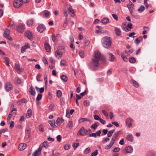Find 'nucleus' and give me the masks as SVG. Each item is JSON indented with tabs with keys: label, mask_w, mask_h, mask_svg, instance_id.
I'll list each match as a JSON object with an SVG mask.
<instances>
[{
	"label": "nucleus",
	"mask_w": 156,
	"mask_h": 156,
	"mask_svg": "<svg viewBox=\"0 0 156 156\" xmlns=\"http://www.w3.org/2000/svg\"><path fill=\"white\" fill-rule=\"evenodd\" d=\"M89 103H90V102L87 100L84 101L83 102L84 105L85 106H88L89 105Z\"/></svg>",
	"instance_id": "nucleus-51"
},
{
	"label": "nucleus",
	"mask_w": 156,
	"mask_h": 156,
	"mask_svg": "<svg viewBox=\"0 0 156 156\" xmlns=\"http://www.w3.org/2000/svg\"><path fill=\"white\" fill-rule=\"evenodd\" d=\"M133 51L134 50L133 49H131L129 51L126 50L125 52L127 55H129L133 52Z\"/></svg>",
	"instance_id": "nucleus-38"
},
{
	"label": "nucleus",
	"mask_w": 156,
	"mask_h": 156,
	"mask_svg": "<svg viewBox=\"0 0 156 156\" xmlns=\"http://www.w3.org/2000/svg\"><path fill=\"white\" fill-rule=\"evenodd\" d=\"M73 123L72 121H69L67 125V126L69 127L70 129H71L73 126Z\"/></svg>",
	"instance_id": "nucleus-43"
},
{
	"label": "nucleus",
	"mask_w": 156,
	"mask_h": 156,
	"mask_svg": "<svg viewBox=\"0 0 156 156\" xmlns=\"http://www.w3.org/2000/svg\"><path fill=\"white\" fill-rule=\"evenodd\" d=\"M68 10L69 14L72 17H74L75 15L74 12H73V9L71 6H70L68 8Z\"/></svg>",
	"instance_id": "nucleus-10"
},
{
	"label": "nucleus",
	"mask_w": 156,
	"mask_h": 156,
	"mask_svg": "<svg viewBox=\"0 0 156 156\" xmlns=\"http://www.w3.org/2000/svg\"><path fill=\"white\" fill-rule=\"evenodd\" d=\"M87 129L83 127H82L78 133L77 135L79 136H86L88 135Z\"/></svg>",
	"instance_id": "nucleus-3"
},
{
	"label": "nucleus",
	"mask_w": 156,
	"mask_h": 156,
	"mask_svg": "<svg viewBox=\"0 0 156 156\" xmlns=\"http://www.w3.org/2000/svg\"><path fill=\"white\" fill-rule=\"evenodd\" d=\"M117 136H116V135H115L114 134H113L112 138V139L111 142H114V144L115 143V141L116 140V137Z\"/></svg>",
	"instance_id": "nucleus-45"
},
{
	"label": "nucleus",
	"mask_w": 156,
	"mask_h": 156,
	"mask_svg": "<svg viewBox=\"0 0 156 156\" xmlns=\"http://www.w3.org/2000/svg\"><path fill=\"white\" fill-rule=\"evenodd\" d=\"M115 32L117 36H120L121 35V31L118 28L115 27Z\"/></svg>",
	"instance_id": "nucleus-19"
},
{
	"label": "nucleus",
	"mask_w": 156,
	"mask_h": 156,
	"mask_svg": "<svg viewBox=\"0 0 156 156\" xmlns=\"http://www.w3.org/2000/svg\"><path fill=\"white\" fill-rule=\"evenodd\" d=\"M101 130H99L95 133V134H96V135H97L98 136H101L100 134H101Z\"/></svg>",
	"instance_id": "nucleus-56"
},
{
	"label": "nucleus",
	"mask_w": 156,
	"mask_h": 156,
	"mask_svg": "<svg viewBox=\"0 0 156 156\" xmlns=\"http://www.w3.org/2000/svg\"><path fill=\"white\" fill-rule=\"evenodd\" d=\"M132 24L131 23H129L128 24L127 26V28H128L130 29L133 28V27H132Z\"/></svg>",
	"instance_id": "nucleus-62"
},
{
	"label": "nucleus",
	"mask_w": 156,
	"mask_h": 156,
	"mask_svg": "<svg viewBox=\"0 0 156 156\" xmlns=\"http://www.w3.org/2000/svg\"><path fill=\"white\" fill-rule=\"evenodd\" d=\"M98 126V122L94 123L91 126V128L95 129Z\"/></svg>",
	"instance_id": "nucleus-32"
},
{
	"label": "nucleus",
	"mask_w": 156,
	"mask_h": 156,
	"mask_svg": "<svg viewBox=\"0 0 156 156\" xmlns=\"http://www.w3.org/2000/svg\"><path fill=\"white\" fill-rule=\"evenodd\" d=\"M26 147V145L24 143H22L19 144L18 148L20 151H23L24 150Z\"/></svg>",
	"instance_id": "nucleus-11"
},
{
	"label": "nucleus",
	"mask_w": 156,
	"mask_h": 156,
	"mask_svg": "<svg viewBox=\"0 0 156 156\" xmlns=\"http://www.w3.org/2000/svg\"><path fill=\"white\" fill-rule=\"evenodd\" d=\"M44 13L45 17H48L50 14L49 12L47 10H44Z\"/></svg>",
	"instance_id": "nucleus-46"
},
{
	"label": "nucleus",
	"mask_w": 156,
	"mask_h": 156,
	"mask_svg": "<svg viewBox=\"0 0 156 156\" xmlns=\"http://www.w3.org/2000/svg\"><path fill=\"white\" fill-rule=\"evenodd\" d=\"M122 27L123 30L126 31H127L129 30L128 28H127V27H126V24H125V23H123L122 24Z\"/></svg>",
	"instance_id": "nucleus-34"
},
{
	"label": "nucleus",
	"mask_w": 156,
	"mask_h": 156,
	"mask_svg": "<svg viewBox=\"0 0 156 156\" xmlns=\"http://www.w3.org/2000/svg\"><path fill=\"white\" fill-rule=\"evenodd\" d=\"M25 28V25L23 24H20L17 26L16 30L18 32L22 33L24 31Z\"/></svg>",
	"instance_id": "nucleus-5"
},
{
	"label": "nucleus",
	"mask_w": 156,
	"mask_h": 156,
	"mask_svg": "<svg viewBox=\"0 0 156 156\" xmlns=\"http://www.w3.org/2000/svg\"><path fill=\"white\" fill-rule=\"evenodd\" d=\"M5 87L6 90L9 92L12 89V85L9 82H7L5 84Z\"/></svg>",
	"instance_id": "nucleus-6"
},
{
	"label": "nucleus",
	"mask_w": 156,
	"mask_h": 156,
	"mask_svg": "<svg viewBox=\"0 0 156 156\" xmlns=\"http://www.w3.org/2000/svg\"><path fill=\"white\" fill-rule=\"evenodd\" d=\"M37 29L39 32L42 33L45 30L46 28L43 25L41 24L38 26Z\"/></svg>",
	"instance_id": "nucleus-9"
},
{
	"label": "nucleus",
	"mask_w": 156,
	"mask_h": 156,
	"mask_svg": "<svg viewBox=\"0 0 156 156\" xmlns=\"http://www.w3.org/2000/svg\"><path fill=\"white\" fill-rule=\"evenodd\" d=\"M133 122V120L131 119H128L126 121V125L129 127H130L132 125V122Z\"/></svg>",
	"instance_id": "nucleus-20"
},
{
	"label": "nucleus",
	"mask_w": 156,
	"mask_h": 156,
	"mask_svg": "<svg viewBox=\"0 0 156 156\" xmlns=\"http://www.w3.org/2000/svg\"><path fill=\"white\" fill-rule=\"evenodd\" d=\"M43 62L45 64H47L48 63V62L47 59L45 58V57H44L43 58Z\"/></svg>",
	"instance_id": "nucleus-58"
},
{
	"label": "nucleus",
	"mask_w": 156,
	"mask_h": 156,
	"mask_svg": "<svg viewBox=\"0 0 156 156\" xmlns=\"http://www.w3.org/2000/svg\"><path fill=\"white\" fill-rule=\"evenodd\" d=\"M61 78L65 82H66L67 81V77L65 75H62L61 76Z\"/></svg>",
	"instance_id": "nucleus-31"
},
{
	"label": "nucleus",
	"mask_w": 156,
	"mask_h": 156,
	"mask_svg": "<svg viewBox=\"0 0 156 156\" xmlns=\"http://www.w3.org/2000/svg\"><path fill=\"white\" fill-rule=\"evenodd\" d=\"M23 2L21 0H14L13 5L16 8H18L21 7L23 5Z\"/></svg>",
	"instance_id": "nucleus-4"
},
{
	"label": "nucleus",
	"mask_w": 156,
	"mask_h": 156,
	"mask_svg": "<svg viewBox=\"0 0 156 156\" xmlns=\"http://www.w3.org/2000/svg\"><path fill=\"white\" fill-rule=\"evenodd\" d=\"M120 150V148L119 147H115L112 151L113 152H116L119 151Z\"/></svg>",
	"instance_id": "nucleus-55"
},
{
	"label": "nucleus",
	"mask_w": 156,
	"mask_h": 156,
	"mask_svg": "<svg viewBox=\"0 0 156 156\" xmlns=\"http://www.w3.org/2000/svg\"><path fill=\"white\" fill-rule=\"evenodd\" d=\"M49 124L52 127H54L55 126V121H49Z\"/></svg>",
	"instance_id": "nucleus-47"
},
{
	"label": "nucleus",
	"mask_w": 156,
	"mask_h": 156,
	"mask_svg": "<svg viewBox=\"0 0 156 156\" xmlns=\"http://www.w3.org/2000/svg\"><path fill=\"white\" fill-rule=\"evenodd\" d=\"M126 151L127 153H132L133 151V148L130 146L126 147L125 148Z\"/></svg>",
	"instance_id": "nucleus-18"
},
{
	"label": "nucleus",
	"mask_w": 156,
	"mask_h": 156,
	"mask_svg": "<svg viewBox=\"0 0 156 156\" xmlns=\"http://www.w3.org/2000/svg\"><path fill=\"white\" fill-rule=\"evenodd\" d=\"M32 115V110L30 109H29L26 114V117L27 118H30Z\"/></svg>",
	"instance_id": "nucleus-21"
},
{
	"label": "nucleus",
	"mask_w": 156,
	"mask_h": 156,
	"mask_svg": "<svg viewBox=\"0 0 156 156\" xmlns=\"http://www.w3.org/2000/svg\"><path fill=\"white\" fill-rule=\"evenodd\" d=\"M12 113H11V112H10V113L8 116L7 120V121H9L10 120L11 118H12Z\"/></svg>",
	"instance_id": "nucleus-49"
},
{
	"label": "nucleus",
	"mask_w": 156,
	"mask_h": 156,
	"mask_svg": "<svg viewBox=\"0 0 156 156\" xmlns=\"http://www.w3.org/2000/svg\"><path fill=\"white\" fill-rule=\"evenodd\" d=\"M115 129H113L112 130H111L109 131L108 132V133L107 136L108 137H110L112 136V134L115 132Z\"/></svg>",
	"instance_id": "nucleus-35"
},
{
	"label": "nucleus",
	"mask_w": 156,
	"mask_h": 156,
	"mask_svg": "<svg viewBox=\"0 0 156 156\" xmlns=\"http://www.w3.org/2000/svg\"><path fill=\"white\" fill-rule=\"evenodd\" d=\"M109 61L112 62L114 61L115 58L114 55L111 53H109Z\"/></svg>",
	"instance_id": "nucleus-24"
},
{
	"label": "nucleus",
	"mask_w": 156,
	"mask_h": 156,
	"mask_svg": "<svg viewBox=\"0 0 156 156\" xmlns=\"http://www.w3.org/2000/svg\"><path fill=\"white\" fill-rule=\"evenodd\" d=\"M44 126L43 124H41L39 126V129L41 132H44Z\"/></svg>",
	"instance_id": "nucleus-29"
},
{
	"label": "nucleus",
	"mask_w": 156,
	"mask_h": 156,
	"mask_svg": "<svg viewBox=\"0 0 156 156\" xmlns=\"http://www.w3.org/2000/svg\"><path fill=\"white\" fill-rule=\"evenodd\" d=\"M109 21L108 19L106 18H104L103 19L101 20V22L103 24H106Z\"/></svg>",
	"instance_id": "nucleus-30"
},
{
	"label": "nucleus",
	"mask_w": 156,
	"mask_h": 156,
	"mask_svg": "<svg viewBox=\"0 0 156 156\" xmlns=\"http://www.w3.org/2000/svg\"><path fill=\"white\" fill-rule=\"evenodd\" d=\"M94 118L95 120H99L101 118L98 115H95L94 116Z\"/></svg>",
	"instance_id": "nucleus-63"
},
{
	"label": "nucleus",
	"mask_w": 156,
	"mask_h": 156,
	"mask_svg": "<svg viewBox=\"0 0 156 156\" xmlns=\"http://www.w3.org/2000/svg\"><path fill=\"white\" fill-rule=\"evenodd\" d=\"M15 83L16 84H20L21 83V80L18 77L16 78L15 80Z\"/></svg>",
	"instance_id": "nucleus-42"
},
{
	"label": "nucleus",
	"mask_w": 156,
	"mask_h": 156,
	"mask_svg": "<svg viewBox=\"0 0 156 156\" xmlns=\"http://www.w3.org/2000/svg\"><path fill=\"white\" fill-rule=\"evenodd\" d=\"M10 31L8 29H6L4 32V36L8 40L11 41L12 40V38L9 36Z\"/></svg>",
	"instance_id": "nucleus-8"
},
{
	"label": "nucleus",
	"mask_w": 156,
	"mask_h": 156,
	"mask_svg": "<svg viewBox=\"0 0 156 156\" xmlns=\"http://www.w3.org/2000/svg\"><path fill=\"white\" fill-rule=\"evenodd\" d=\"M91 151V149L90 147H88L86 148L83 151V153L86 154H89Z\"/></svg>",
	"instance_id": "nucleus-28"
},
{
	"label": "nucleus",
	"mask_w": 156,
	"mask_h": 156,
	"mask_svg": "<svg viewBox=\"0 0 156 156\" xmlns=\"http://www.w3.org/2000/svg\"><path fill=\"white\" fill-rule=\"evenodd\" d=\"M57 96L58 98H60L61 97L62 95V93L60 90H58L57 92Z\"/></svg>",
	"instance_id": "nucleus-41"
},
{
	"label": "nucleus",
	"mask_w": 156,
	"mask_h": 156,
	"mask_svg": "<svg viewBox=\"0 0 156 156\" xmlns=\"http://www.w3.org/2000/svg\"><path fill=\"white\" fill-rule=\"evenodd\" d=\"M133 4L132 3V2L129 1V3L128 5H127L128 8L129 9V10L130 11L131 10H132L133 7Z\"/></svg>",
	"instance_id": "nucleus-26"
},
{
	"label": "nucleus",
	"mask_w": 156,
	"mask_h": 156,
	"mask_svg": "<svg viewBox=\"0 0 156 156\" xmlns=\"http://www.w3.org/2000/svg\"><path fill=\"white\" fill-rule=\"evenodd\" d=\"M14 68L16 71H19L20 72H22L23 70V69L20 68V65L19 64H15Z\"/></svg>",
	"instance_id": "nucleus-13"
},
{
	"label": "nucleus",
	"mask_w": 156,
	"mask_h": 156,
	"mask_svg": "<svg viewBox=\"0 0 156 156\" xmlns=\"http://www.w3.org/2000/svg\"><path fill=\"white\" fill-rule=\"evenodd\" d=\"M130 83L136 87H138L139 86V84L135 80H131L130 81Z\"/></svg>",
	"instance_id": "nucleus-17"
},
{
	"label": "nucleus",
	"mask_w": 156,
	"mask_h": 156,
	"mask_svg": "<svg viewBox=\"0 0 156 156\" xmlns=\"http://www.w3.org/2000/svg\"><path fill=\"white\" fill-rule=\"evenodd\" d=\"M79 54L81 58H83L84 57V51H79Z\"/></svg>",
	"instance_id": "nucleus-39"
},
{
	"label": "nucleus",
	"mask_w": 156,
	"mask_h": 156,
	"mask_svg": "<svg viewBox=\"0 0 156 156\" xmlns=\"http://www.w3.org/2000/svg\"><path fill=\"white\" fill-rule=\"evenodd\" d=\"M129 60L130 63H133L136 62V59L133 57L129 58Z\"/></svg>",
	"instance_id": "nucleus-36"
},
{
	"label": "nucleus",
	"mask_w": 156,
	"mask_h": 156,
	"mask_svg": "<svg viewBox=\"0 0 156 156\" xmlns=\"http://www.w3.org/2000/svg\"><path fill=\"white\" fill-rule=\"evenodd\" d=\"M102 58L100 52L97 51H95L94 54L93 58L89 64V66L94 69L99 66V61Z\"/></svg>",
	"instance_id": "nucleus-1"
},
{
	"label": "nucleus",
	"mask_w": 156,
	"mask_h": 156,
	"mask_svg": "<svg viewBox=\"0 0 156 156\" xmlns=\"http://www.w3.org/2000/svg\"><path fill=\"white\" fill-rule=\"evenodd\" d=\"M102 112L103 114L106 117H107L108 116V114L107 113V112L105 111V110H102Z\"/></svg>",
	"instance_id": "nucleus-59"
},
{
	"label": "nucleus",
	"mask_w": 156,
	"mask_h": 156,
	"mask_svg": "<svg viewBox=\"0 0 156 156\" xmlns=\"http://www.w3.org/2000/svg\"><path fill=\"white\" fill-rule=\"evenodd\" d=\"M112 16L113 18L115 20H117L118 19V17L117 16V15L115 14H112Z\"/></svg>",
	"instance_id": "nucleus-60"
},
{
	"label": "nucleus",
	"mask_w": 156,
	"mask_h": 156,
	"mask_svg": "<svg viewBox=\"0 0 156 156\" xmlns=\"http://www.w3.org/2000/svg\"><path fill=\"white\" fill-rule=\"evenodd\" d=\"M4 60L6 65L8 66H9V58L7 57H5L4 58Z\"/></svg>",
	"instance_id": "nucleus-37"
},
{
	"label": "nucleus",
	"mask_w": 156,
	"mask_h": 156,
	"mask_svg": "<svg viewBox=\"0 0 156 156\" xmlns=\"http://www.w3.org/2000/svg\"><path fill=\"white\" fill-rule=\"evenodd\" d=\"M57 141L59 142H60L62 140V136L60 135H58L56 137Z\"/></svg>",
	"instance_id": "nucleus-50"
},
{
	"label": "nucleus",
	"mask_w": 156,
	"mask_h": 156,
	"mask_svg": "<svg viewBox=\"0 0 156 156\" xmlns=\"http://www.w3.org/2000/svg\"><path fill=\"white\" fill-rule=\"evenodd\" d=\"M66 64V61L64 60H62L60 62V64L61 66H64Z\"/></svg>",
	"instance_id": "nucleus-54"
},
{
	"label": "nucleus",
	"mask_w": 156,
	"mask_h": 156,
	"mask_svg": "<svg viewBox=\"0 0 156 156\" xmlns=\"http://www.w3.org/2000/svg\"><path fill=\"white\" fill-rule=\"evenodd\" d=\"M61 119L59 118H58L56 121V123L57 125H59L61 123Z\"/></svg>",
	"instance_id": "nucleus-64"
},
{
	"label": "nucleus",
	"mask_w": 156,
	"mask_h": 156,
	"mask_svg": "<svg viewBox=\"0 0 156 156\" xmlns=\"http://www.w3.org/2000/svg\"><path fill=\"white\" fill-rule=\"evenodd\" d=\"M55 55L57 58H60L62 57V54L58 51H57L55 52Z\"/></svg>",
	"instance_id": "nucleus-22"
},
{
	"label": "nucleus",
	"mask_w": 156,
	"mask_h": 156,
	"mask_svg": "<svg viewBox=\"0 0 156 156\" xmlns=\"http://www.w3.org/2000/svg\"><path fill=\"white\" fill-rule=\"evenodd\" d=\"M63 13L64 16H65L66 18H67L68 16V15L67 14V11L66 9H65L64 10Z\"/></svg>",
	"instance_id": "nucleus-53"
},
{
	"label": "nucleus",
	"mask_w": 156,
	"mask_h": 156,
	"mask_svg": "<svg viewBox=\"0 0 156 156\" xmlns=\"http://www.w3.org/2000/svg\"><path fill=\"white\" fill-rule=\"evenodd\" d=\"M114 142H110V144L108 145H107L105 147V149L106 150H108L110 149L113 145Z\"/></svg>",
	"instance_id": "nucleus-33"
},
{
	"label": "nucleus",
	"mask_w": 156,
	"mask_h": 156,
	"mask_svg": "<svg viewBox=\"0 0 156 156\" xmlns=\"http://www.w3.org/2000/svg\"><path fill=\"white\" fill-rule=\"evenodd\" d=\"M25 35L29 39H32V34L29 30H27L26 32Z\"/></svg>",
	"instance_id": "nucleus-12"
},
{
	"label": "nucleus",
	"mask_w": 156,
	"mask_h": 156,
	"mask_svg": "<svg viewBox=\"0 0 156 156\" xmlns=\"http://www.w3.org/2000/svg\"><path fill=\"white\" fill-rule=\"evenodd\" d=\"M121 55L123 61L126 62L128 61V58L124 53H121Z\"/></svg>",
	"instance_id": "nucleus-27"
},
{
	"label": "nucleus",
	"mask_w": 156,
	"mask_h": 156,
	"mask_svg": "<svg viewBox=\"0 0 156 156\" xmlns=\"http://www.w3.org/2000/svg\"><path fill=\"white\" fill-rule=\"evenodd\" d=\"M19 102L26 103L27 102V100L25 98H23L20 100Z\"/></svg>",
	"instance_id": "nucleus-61"
},
{
	"label": "nucleus",
	"mask_w": 156,
	"mask_h": 156,
	"mask_svg": "<svg viewBox=\"0 0 156 156\" xmlns=\"http://www.w3.org/2000/svg\"><path fill=\"white\" fill-rule=\"evenodd\" d=\"M126 139L127 140L131 142H132L133 140V137L132 134H129L127 135L126 136Z\"/></svg>",
	"instance_id": "nucleus-23"
},
{
	"label": "nucleus",
	"mask_w": 156,
	"mask_h": 156,
	"mask_svg": "<svg viewBox=\"0 0 156 156\" xmlns=\"http://www.w3.org/2000/svg\"><path fill=\"white\" fill-rule=\"evenodd\" d=\"M112 41L110 38L108 37H105L102 39V45L106 48H110L111 45Z\"/></svg>",
	"instance_id": "nucleus-2"
},
{
	"label": "nucleus",
	"mask_w": 156,
	"mask_h": 156,
	"mask_svg": "<svg viewBox=\"0 0 156 156\" xmlns=\"http://www.w3.org/2000/svg\"><path fill=\"white\" fill-rule=\"evenodd\" d=\"M44 47L47 51L48 52H49L51 50V48L48 44L47 43H45L44 44Z\"/></svg>",
	"instance_id": "nucleus-15"
},
{
	"label": "nucleus",
	"mask_w": 156,
	"mask_h": 156,
	"mask_svg": "<svg viewBox=\"0 0 156 156\" xmlns=\"http://www.w3.org/2000/svg\"><path fill=\"white\" fill-rule=\"evenodd\" d=\"M34 23V20L33 19H29L27 21V24L29 27H31Z\"/></svg>",
	"instance_id": "nucleus-14"
},
{
	"label": "nucleus",
	"mask_w": 156,
	"mask_h": 156,
	"mask_svg": "<svg viewBox=\"0 0 156 156\" xmlns=\"http://www.w3.org/2000/svg\"><path fill=\"white\" fill-rule=\"evenodd\" d=\"M144 6L141 5L138 9V10L139 12H142L144 10Z\"/></svg>",
	"instance_id": "nucleus-40"
},
{
	"label": "nucleus",
	"mask_w": 156,
	"mask_h": 156,
	"mask_svg": "<svg viewBox=\"0 0 156 156\" xmlns=\"http://www.w3.org/2000/svg\"><path fill=\"white\" fill-rule=\"evenodd\" d=\"M30 46L28 45H24L23 46L21 49V52L22 53H23L24 52L26 49L27 48H29Z\"/></svg>",
	"instance_id": "nucleus-25"
},
{
	"label": "nucleus",
	"mask_w": 156,
	"mask_h": 156,
	"mask_svg": "<svg viewBox=\"0 0 156 156\" xmlns=\"http://www.w3.org/2000/svg\"><path fill=\"white\" fill-rule=\"evenodd\" d=\"M80 145L79 143H74L73 145V147L74 150H75Z\"/></svg>",
	"instance_id": "nucleus-44"
},
{
	"label": "nucleus",
	"mask_w": 156,
	"mask_h": 156,
	"mask_svg": "<svg viewBox=\"0 0 156 156\" xmlns=\"http://www.w3.org/2000/svg\"><path fill=\"white\" fill-rule=\"evenodd\" d=\"M30 94L33 95L34 96L35 95L36 93L35 91L34 90V88H33V86H31L30 88V90L29 91Z\"/></svg>",
	"instance_id": "nucleus-16"
},
{
	"label": "nucleus",
	"mask_w": 156,
	"mask_h": 156,
	"mask_svg": "<svg viewBox=\"0 0 156 156\" xmlns=\"http://www.w3.org/2000/svg\"><path fill=\"white\" fill-rule=\"evenodd\" d=\"M70 147V146L69 144H67L65 145L64 146V149L66 150H69Z\"/></svg>",
	"instance_id": "nucleus-57"
},
{
	"label": "nucleus",
	"mask_w": 156,
	"mask_h": 156,
	"mask_svg": "<svg viewBox=\"0 0 156 156\" xmlns=\"http://www.w3.org/2000/svg\"><path fill=\"white\" fill-rule=\"evenodd\" d=\"M98 150H96L94 152L92 153V154H91V156H96L98 154Z\"/></svg>",
	"instance_id": "nucleus-48"
},
{
	"label": "nucleus",
	"mask_w": 156,
	"mask_h": 156,
	"mask_svg": "<svg viewBox=\"0 0 156 156\" xmlns=\"http://www.w3.org/2000/svg\"><path fill=\"white\" fill-rule=\"evenodd\" d=\"M42 150V147H40L37 150L34 151L32 154V156H41V151Z\"/></svg>",
	"instance_id": "nucleus-7"
},
{
	"label": "nucleus",
	"mask_w": 156,
	"mask_h": 156,
	"mask_svg": "<svg viewBox=\"0 0 156 156\" xmlns=\"http://www.w3.org/2000/svg\"><path fill=\"white\" fill-rule=\"evenodd\" d=\"M42 97V95L41 94H38L37 98V100L39 101L41 100Z\"/></svg>",
	"instance_id": "nucleus-52"
}]
</instances>
